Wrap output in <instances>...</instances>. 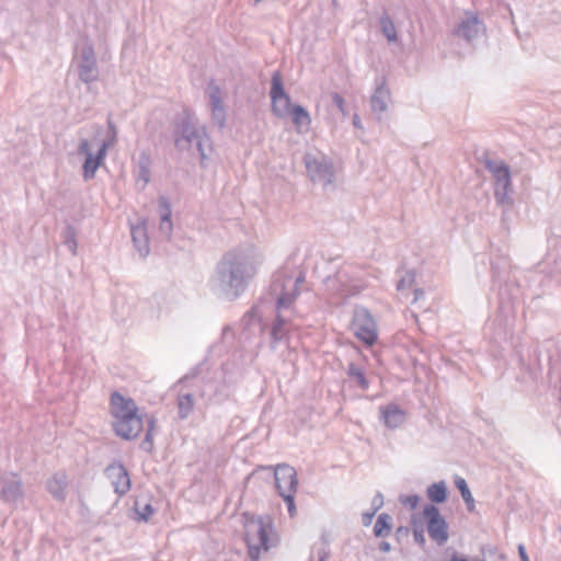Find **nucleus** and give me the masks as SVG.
<instances>
[{
    "label": "nucleus",
    "mask_w": 561,
    "mask_h": 561,
    "mask_svg": "<svg viewBox=\"0 0 561 561\" xmlns=\"http://www.w3.org/2000/svg\"><path fill=\"white\" fill-rule=\"evenodd\" d=\"M256 275L253 260L244 252L231 250L226 252L216 264L209 278L211 291L218 297L237 300Z\"/></svg>",
    "instance_id": "obj_1"
},
{
    "label": "nucleus",
    "mask_w": 561,
    "mask_h": 561,
    "mask_svg": "<svg viewBox=\"0 0 561 561\" xmlns=\"http://www.w3.org/2000/svg\"><path fill=\"white\" fill-rule=\"evenodd\" d=\"M305 283V275L300 272L296 277L287 273L275 274L270 285V295L275 300L276 317L271 328V347L287 340L289 312L300 294V287Z\"/></svg>",
    "instance_id": "obj_2"
},
{
    "label": "nucleus",
    "mask_w": 561,
    "mask_h": 561,
    "mask_svg": "<svg viewBox=\"0 0 561 561\" xmlns=\"http://www.w3.org/2000/svg\"><path fill=\"white\" fill-rule=\"evenodd\" d=\"M114 432L117 436L133 440L138 437L144 428L142 415L138 414V408L130 398H125L115 391L111 394Z\"/></svg>",
    "instance_id": "obj_3"
},
{
    "label": "nucleus",
    "mask_w": 561,
    "mask_h": 561,
    "mask_svg": "<svg viewBox=\"0 0 561 561\" xmlns=\"http://www.w3.org/2000/svg\"><path fill=\"white\" fill-rule=\"evenodd\" d=\"M272 523L263 517H247L244 523V541L248 548L249 558L257 561L261 552H267L275 546V538L271 536Z\"/></svg>",
    "instance_id": "obj_4"
},
{
    "label": "nucleus",
    "mask_w": 561,
    "mask_h": 561,
    "mask_svg": "<svg viewBox=\"0 0 561 561\" xmlns=\"http://www.w3.org/2000/svg\"><path fill=\"white\" fill-rule=\"evenodd\" d=\"M483 165L494 179V198L496 203L500 205L512 204V199L508 196L512 188L510 165L502 160H493L491 158H485Z\"/></svg>",
    "instance_id": "obj_5"
},
{
    "label": "nucleus",
    "mask_w": 561,
    "mask_h": 561,
    "mask_svg": "<svg viewBox=\"0 0 561 561\" xmlns=\"http://www.w3.org/2000/svg\"><path fill=\"white\" fill-rule=\"evenodd\" d=\"M260 472H266L272 478L278 495L283 492L296 493L298 488L297 471L288 463L273 466H259L249 477H256Z\"/></svg>",
    "instance_id": "obj_6"
},
{
    "label": "nucleus",
    "mask_w": 561,
    "mask_h": 561,
    "mask_svg": "<svg viewBox=\"0 0 561 561\" xmlns=\"http://www.w3.org/2000/svg\"><path fill=\"white\" fill-rule=\"evenodd\" d=\"M77 70L80 81L85 84L99 80L100 70L93 45L85 41L77 55Z\"/></svg>",
    "instance_id": "obj_7"
},
{
    "label": "nucleus",
    "mask_w": 561,
    "mask_h": 561,
    "mask_svg": "<svg viewBox=\"0 0 561 561\" xmlns=\"http://www.w3.org/2000/svg\"><path fill=\"white\" fill-rule=\"evenodd\" d=\"M352 329L356 337L363 343L369 346L376 343L378 337L376 322L367 308H355L352 320Z\"/></svg>",
    "instance_id": "obj_8"
},
{
    "label": "nucleus",
    "mask_w": 561,
    "mask_h": 561,
    "mask_svg": "<svg viewBox=\"0 0 561 561\" xmlns=\"http://www.w3.org/2000/svg\"><path fill=\"white\" fill-rule=\"evenodd\" d=\"M423 516L426 520L428 536L438 546H443L448 541V524L440 511L434 504H426L423 508Z\"/></svg>",
    "instance_id": "obj_9"
},
{
    "label": "nucleus",
    "mask_w": 561,
    "mask_h": 561,
    "mask_svg": "<svg viewBox=\"0 0 561 561\" xmlns=\"http://www.w3.org/2000/svg\"><path fill=\"white\" fill-rule=\"evenodd\" d=\"M270 96L273 114L279 118L287 117L293 105L290 96L285 91L282 73L278 70L272 75Z\"/></svg>",
    "instance_id": "obj_10"
},
{
    "label": "nucleus",
    "mask_w": 561,
    "mask_h": 561,
    "mask_svg": "<svg viewBox=\"0 0 561 561\" xmlns=\"http://www.w3.org/2000/svg\"><path fill=\"white\" fill-rule=\"evenodd\" d=\"M108 144L106 141H103L101 146L99 147L96 153H93L90 148V142L88 139L82 138L80 140V144L77 149V153L79 156H84L85 160L83 162L82 169H83V179L84 181H89L94 179L95 173L100 165L103 163L106 151H107Z\"/></svg>",
    "instance_id": "obj_11"
},
{
    "label": "nucleus",
    "mask_w": 561,
    "mask_h": 561,
    "mask_svg": "<svg viewBox=\"0 0 561 561\" xmlns=\"http://www.w3.org/2000/svg\"><path fill=\"white\" fill-rule=\"evenodd\" d=\"M205 131V128H198L194 117L185 112L181 118V123L179 125L178 135L174 140V145L179 150H185L191 147L198 136Z\"/></svg>",
    "instance_id": "obj_12"
},
{
    "label": "nucleus",
    "mask_w": 561,
    "mask_h": 561,
    "mask_svg": "<svg viewBox=\"0 0 561 561\" xmlns=\"http://www.w3.org/2000/svg\"><path fill=\"white\" fill-rule=\"evenodd\" d=\"M306 169L311 181L323 185L331 184L334 179V171L331 163L324 158L318 159L310 154L305 157Z\"/></svg>",
    "instance_id": "obj_13"
},
{
    "label": "nucleus",
    "mask_w": 561,
    "mask_h": 561,
    "mask_svg": "<svg viewBox=\"0 0 561 561\" xmlns=\"http://www.w3.org/2000/svg\"><path fill=\"white\" fill-rule=\"evenodd\" d=\"M114 489V492L121 497L128 493L131 483L127 469L121 461H113L104 471Z\"/></svg>",
    "instance_id": "obj_14"
},
{
    "label": "nucleus",
    "mask_w": 561,
    "mask_h": 561,
    "mask_svg": "<svg viewBox=\"0 0 561 561\" xmlns=\"http://www.w3.org/2000/svg\"><path fill=\"white\" fill-rule=\"evenodd\" d=\"M24 497L23 482L13 472L0 476V499L4 503H16Z\"/></svg>",
    "instance_id": "obj_15"
},
{
    "label": "nucleus",
    "mask_w": 561,
    "mask_h": 561,
    "mask_svg": "<svg viewBox=\"0 0 561 561\" xmlns=\"http://www.w3.org/2000/svg\"><path fill=\"white\" fill-rule=\"evenodd\" d=\"M390 101L391 93L387 87L386 77H377L375 80V90L370 96V107L378 119H380L381 115L388 110V104Z\"/></svg>",
    "instance_id": "obj_16"
},
{
    "label": "nucleus",
    "mask_w": 561,
    "mask_h": 561,
    "mask_svg": "<svg viewBox=\"0 0 561 561\" xmlns=\"http://www.w3.org/2000/svg\"><path fill=\"white\" fill-rule=\"evenodd\" d=\"M485 31L483 22L473 13L467 12L466 18L460 21L458 27L454 31V35L472 42Z\"/></svg>",
    "instance_id": "obj_17"
},
{
    "label": "nucleus",
    "mask_w": 561,
    "mask_h": 561,
    "mask_svg": "<svg viewBox=\"0 0 561 561\" xmlns=\"http://www.w3.org/2000/svg\"><path fill=\"white\" fill-rule=\"evenodd\" d=\"M207 90L209 95L211 118L219 128H224L226 125L227 115L226 106L221 98V89L215 82V80H210Z\"/></svg>",
    "instance_id": "obj_18"
},
{
    "label": "nucleus",
    "mask_w": 561,
    "mask_h": 561,
    "mask_svg": "<svg viewBox=\"0 0 561 561\" xmlns=\"http://www.w3.org/2000/svg\"><path fill=\"white\" fill-rule=\"evenodd\" d=\"M380 420L388 428H397L407 420V413L397 403H389L379 408Z\"/></svg>",
    "instance_id": "obj_19"
},
{
    "label": "nucleus",
    "mask_w": 561,
    "mask_h": 561,
    "mask_svg": "<svg viewBox=\"0 0 561 561\" xmlns=\"http://www.w3.org/2000/svg\"><path fill=\"white\" fill-rule=\"evenodd\" d=\"M158 210L160 214V226L159 230L162 236L167 239L171 237L173 230V224L171 220V204L167 196H160L158 199Z\"/></svg>",
    "instance_id": "obj_20"
},
{
    "label": "nucleus",
    "mask_w": 561,
    "mask_h": 561,
    "mask_svg": "<svg viewBox=\"0 0 561 561\" xmlns=\"http://www.w3.org/2000/svg\"><path fill=\"white\" fill-rule=\"evenodd\" d=\"M68 486L67 476L64 472H56L50 479L46 482V489L51 494V496L59 501L64 502L66 500V489Z\"/></svg>",
    "instance_id": "obj_21"
},
{
    "label": "nucleus",
    "mask_w": 561,
    "mask_h": 561,
    "mask_svg": "<svg viewBox=\"0 0 561 561\" xmlns=\"http://www.w3.org/2000/svg\"><path fill=\"white\" fill-rule=\"evenodd\" d=\"M150 165H151V159L148 152L141 151L137 159V171H136V179L137 182L142 181L141 190H144L147 184L150 182Z\"/></svg>",
    "instance_id": "obj_22"
},
{
    "label": "nucleus",
    "mask_w": 561,
    "mask_h": 561,
    "mask_svg": "<svg viewBox=\"0 0 561 561\" xmlns=\"http://www.w3.org/2000/svg\"><path fill=\"white\" fill-rule=\"evenodd\" d=\"M131 238L134 245L141 257H146L149 253V240L144 225L131 227Z\"/></svg>",
    "instance_id": "obj_23"
},
{
    "label": "nucleus",
    "mask_w": 561,
    "mask_h": 561,
    "mask_svg": "<svg viewBox=\"0 0 561 561\" xmlns=\"http://www.w3.org/2000/svg\"><path fill=\"white\" fill-rule=\"evenodd\" d=\"M144 417H146L147 421V431L144 439L140 443V448L144 451L151 454L153 450V433L157 427V420L153 415L148 414L142 415V419Z\"/></svg>",
    "instance_id": "obj_24"
},
{
    "label": "nucleus",
    "mask_w": 561,
    "mask_h": 561,
    "mask_svg": "<svg viewBox=\"0 0 561 561\" xmlns=\"http://www.w3.org/2000/svg\"><path fill=\"white\" fill-rule=\"evenodd\" d=\"M289 115L291 116V122L297 129H300L301 127H306L307 129L309 128L311 118L308 111L302 105H293Z\"/></svg>",
    "instance_id": "obj_25"
},
{
    "label": "nucleus",
    "mask_w": 561,
    "mask_h": 561,
    "mask_svg": "<svg viewBox=\"0 0 561 561\" xmlns=\"http://www.w3.org/2000/svg\"><path fill=\"white\" fill-rule=\"evenodd\" d=\"M379 27L381 34L387 38L389 43L398 42V33L393 20L388 13H383L379 18Z\"/></svg>",
    "instance_id": "obj_26"
},
{
    "label": "nucleus",
    "mask_w": 561,
    "mask_h": 561,
    "mask_svg": "<svg viewBox=\"0 0 561 561\" xmlns=\"http://www.w3.org/2000/svg\"><path fill=\"white\" fill-rule=\"evenodd\" d=\"M447 493L448 491L445 481L435 482L426 490L427 497L433 504H442L446 502Z\"/></svg>",
    "instance_id": "obj_27"
},
{
    "label": "nucleus",
    "mask_w": 561,
    "mask_h": 561,
    "mask_svg": "<svg viewBox=\"0 0 561 561\" xmlns=\"http://www.w3.org/2000/svg\"><path fill=\"white\" fill-rule=\"evenodd\" d=\"M346 375L350 377V379L356 381L359 389L367 390L369 388V380L367 379L364 369L355 363L351 362L348 364Z\"/></svg>",
    "instance_id": "obj_28"
},
{
    "label": "nucleus",
    "mask_w": 561,
    "mask_h": 561,
    "mask_svg": "<svg viewBox=\"0 0 561 561\" xmlns=\"http://www.w3.org/2000/svg\"><path fill=\"white\" fill-rule=\"evenodd\" d=\"M392 517L387 514L382 513L377 517V520L374 526V535L378 538L380 537H387L391 533L392 528Z\"/></svg>",
    "instance_id": "obj_29"
},
{
    "label": "nucleus",
    "mask_w": 561,
    "mask_h": 561,
    "mask_svg": "<svg viewBox=\"0 0 561 561\" xmlns=\"http://www.w3.org/2000/svg\"><path fill=\"white\" fill-rule=\"evenodd\" d=\"M178 414L180 420H186L194 409V398L192 393L179 394Z\"/></svg>",
    "instance_id": "obj_30"
},
{
    "label": "nucleus",
    "mask_w": 561,
    "mask_h": 561,
    "mask_svg": "<svg viewBox=\"0 0 561 561\" xmlns=\"http://www.w3.org/2000/svg\"><path fill=\"white\" fill-rule=\"evenodd\" d=\"M455 485L459 490L461 497L467 505V510L469 512H473L474 511V500H473V496L471 494V491H470L466 480L461 477H456Z\"/></svg>",
    "instance_id": "obj_31"
},
{
    "label": "nucleus",
    "mask_w": 561,
    "mask_h": 561,
    "mask_svg": "<svg viewBox=\"0 0 561 561\" xmlns=\"http://www.w3.org/2000/svg\"><path fill=\"white\" fill-rule=\"evenodd\" d=\"M64 244L72 253H77V230L72 225H67L62 231Z\"/></svg>",
    "instance_id": "obj_32"
},
{
    "label": "nucleus",
    "mask_w": 561,
    "mask_h": 561,
    "mask_svg": "<svg viewBox=\"0 0 561 561\" xmlns=\"http://www.w3.org/2000/svg\"><path fill=\"white\" fill-rule=\"evenodd\" d=\"M415 283V273L413 271H407L404 275L399 279L397 284V290L404 294L413 287Z\"/></svg>",
    "instance_id": "obj_33"
},
{
    "label": "nucleus",
    "mask_w": 561,
    "mask_h": 561,
    "mask_svg": "<svg viewBox=\"0 0 561 561\" xmlns=\"http://www.w3.org/2000/svg\"><path fill=\"white\" fill-rule=\"evenodd\" d=\"M208 141H209V138H208V136H207L206 131H203V133L198 136V138H196V139L194 140V142L196 144V148H197V150H198V152H199V156H201V162H202V163H203V162H204V160H206V158H207L204 146H205V144H206V142H208Z\"/></svg>",
    "instance_id": "obj_34"
},
{
    "label": "nucleus",
    "mask_w": 561,
    "mask_h": 561,
    "mask_svg": "<svg viewBox=\"0 0 561 561\" xmlns=\"http://www.w3.org/2000/svg\"><path fill=\"white\" fill-rule=\"evenodd\" d=\"M280 497H283L284 502L287 505V511L290 517H294L296 514V504H295V493H280Z\"/></svg>",
    "instance_id": "obj_35"
},
{
    "label": "nucleus",
    "mask_w": 561,
    "mask_h": 561,
    "mask_svg": "<svg viewBox=\"0 0 561 561\" xmlns=\"http://www.w3.org/2000/svg\"><path fill=\"white\" fill-rule=\"evenodd\" d=\"M136 512L140 520L148 522L150 516L154 513V508L151 504H145L142 507H138V503H136Z\"/></svg>",
    "instance_id": "obj_36"
},
{
    "label": "nucleus",
    "mask_w": 561,
    "mask_h": 561,
    "mask_svg": "<svg viewBox=\"0 0 561 561\" xmlns=\"http://www.w3.org/2000/svg\"><path fill=\"white\" fill-rule=\"evenodd\" d=\"M413 537L414 541L419 543L421 547L425 545L426 539L424 536V529L422 525H417L415 520H413Z\"/></svg>",
    "instance_id": "obj_37"
},
{
    "label": "nucleus",
    "mask_w": 561,
    "mask_h": 561,
    "mask_svg": "<svg viewBox=\"0 0 561 561\" xmlns=\"http://www.w3.org/2000/svg\"><path fill=\"white\" fill-rule=\"evenodd\" d=\"M331 99H332V103L334 106H336V108L343 114V115H346V108H345V101H344V98L337 93V92H334L332 93L331 95Z\"/></svg>",
    "instance_id": "obj_38"
},
{
    "label": "nucleus",
    "mask_w": 561,
    "mask_h": 561,
    "mask_svg": "<svg viewBox=\"0 0 561 561\" xmlns=\"http://www.w3.org/2000/svg\"><path fill=\"white\" fill-rule=\"evenodd\" d=\"M400 502L410 508H415L420 502V497L416 494L400 496Z\"/></svg>",
    "instance_id": "obj_39"
},
{
    "label": "nucleus",
    "mask_w": 561,
    "mask_h": 561,
    "mask_svg": "<svg viewBox=\"0 0 561 561\" xmlns=\"http://www.w3.org/2000/svg\"><path fill=\"white\" fill-rule=\"evenodd\" d=\"M383 505V495L377 492L371 500V511L377 513Z\"/></svg>",
    "instance_id": "obj_40"
},
{
    "label": "nucleus",
    "mask_w": 561,
    "mask_h": 561,
    "mask_svg": "<svg viewBox=\"0 0 561 561\" xmlns=\"http://www.w3.org/2000/svg\"><path fill=\"white\" fill-rule=\"evenodd\" d=\"M410 534V528L407 526H399L396 530V537L400 540L402 537H407Z\"/></svg>",
    "instance_id": "obj_41"
},
{
    "label": "nucleus",
    "mask_w": 561,
    "mask_h": 561,
    "mask_svg": "<svg viewBox=\"0 0 561 561\" xmlns=\"http://www.w3.org/2000/svg\"><path fill=\"white\" fill-rule=\"evenodd\" d=\"M375 512L370 511V512H365L363 513V516H362V519H363V525L364 526H369L373 522V518L375 516Z\"/></svg>",
    "instance_id": "obj_42"
},
{
    "label": "nucleus",
    "mask_w": 561,
    "mask_h": 561,
    "mask_svg": "<svg viewBox=\"0 0 561 561\" xmlns=\"http://www.w3.org/2000/svg\"><path fill=\"white\" fill-rule=\"evenodd\" d=\"M425 291L422 288H415L413 290V300L412 304L417 302L420 299L424 298Z\"/></svg>",
    "instance_id": "obj_43"
},
{
    "label": "nucleus",
    "mask_w": 561,
    "mask_h": 561,
    "mask_svg": "<svg viewBox=\"0 0 561 561\" xmlns=\"http://www.w3.org/2000/svg\"><path fill=\"white\" fill-rule=\"evenodd\" d=\"M518 556L520 558V561H529L528 554L526 552V548L524 545H518Z\"/></svg>",
    "instance_id": "obj_44"
},
{
    "label": "nucleus",
    "mask_w": 561,
    "mask_h": 561,
    "mask_svg": "<svg viewBox=\"0 0 561 561\" xmlns=\"http://www.w3.org/2000/svg\"><path fill=\"white\" fill-rule=\"evenodd\" d=\"M448 561H470V560L467 557L455 552ZM476 561H483V560H476Z\"/></svg>",
    "instance_id": "obj_45"
},
{
    "label": "nucleus",
    "mask_w": 561,
    "mask_h": 561,
    "mask_svg": "<svg viewBox=\"0 0 561 561\" xmlns=\"http://www.w3.org/2000/svg\"><path fill=\"white\" fill-rule=\"evenodd\" d=\"M379 550L382 552H389L391 550V545L388 541H381L379 545Z\"/></svg>",
    "instance_id": "obj_46"
},
{
    "label": "nucleus",
    "mask_w": 561,
    "mask_h": 561,
    "mask_svg": "<svg viewBox=\"0 0 561 561\" xmlns=\"http://www.w3.org/2000/svg\"><path fill=\"white\" fill-rule=\"evenodd\" d=\"M318 561H329V553L324 550L319 552V559Z\"/></svg>",
    "instance_id": "obj_47"
},
{
    "label": "nucleus",
    "mask_w": 561,
    "mask_h": 561,
    "mask_svg": "<svg viewBox=\"0 0 561 561\" xmlns=\"http://www.w3.org/2000/svg\"><path fill=\"white\" fill-rule=\"evenodd\" d=\"M353 125L356 128H362L360 119H359V116L357 114H354V116H353Z\"/></svg>",
    "instance_id": "obj_48"
},
{
    "label": "nucleus",
    "mask_w": 561,
    "mask_h": 561,
    "mask_svg": "<svg viewBox=\"0 0 561 561\" xmlns=\"http://www.w3.org/2000/svg\"><path fill=\"white\" fill-rule=\"evenodd\" d=\"M197 374H198L197 368H194V369H192V370H191V373H190V374H187V375L184 377V379L194 378V377H196V376H197Z\"/></svg>",
    "instance_id": "obj_49"
},
{
    "label": "nucleus",
    "mask_w": 561,
    "mask_h": 561,
    "mask_svg": "<svg viewBox=\"0 0 561 561\" xmlns=\"http://www.w3.org/2000/svg\"><path fill=\"white\" fill-rule=\"evenodd\" d=\"M108 126L114 129V126L111 122H108Z\"/></svg>",
    "instance_id": "obj_50"
},
{
    "label": "nucleus",
    "mask_w": 561,
    "mask_h": 561,
    "mask_svg": "<svg viewBox=\"0 0 561 561\" xmlns=\"http://www.w3.org/2000/svg\"><path fill=\"white\" fill-rule=\"evenodd\" d=\"M263 0H254L255 3H260L262 2Z\"/></svg>",
    "instance_id": "obj_51"
}]
</instances>
